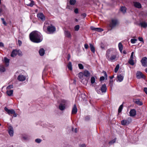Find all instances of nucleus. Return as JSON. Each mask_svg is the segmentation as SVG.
Masks as SVG:
<instances>
[{
    "label": "nucleus",
    "mask_w": 147,
    "mask_h": 147,
    "mask_svg": "<svg viewBox=\"0 0 147 147\" xmlns=\"http://www.w3.org/2000/svg\"><path fill=\"white\" fill-rule=\"evenodd\" d=\"M56 29L55 26L52 24H51L49 26L47 27V30L49 32V34H52L56 31Z\"/></svg>",
    "instance_id": "4"
},
{
    "label": "nucleus",
    "mask_w": 147,
    "mask_h": 147,
    "mask_svg": "<svg viewBox=\"0 0 147 147\" xmlns=\"http://www.w3.org/2000/svg\"><path fill=\"white\" fill-rule=\"evenodd\" d=\"M30 40L32 42L35 43H39L42 40V35L39 32L34 31L32 32L29 35Z\"/></svg>",
    "instance_id": "1"
},
{
    "label": "nucleus",
    "mask_w": 147,
    "mask_h": 147,
    "mask_svg": "<svg viewBox=\"0 0 147 147\" xmlns=\"http://www.w3.org/2000/svg\"><path fill=\"white\" fill-rule=\"evenodd\" d=\"M6 71V69L5 66L3 65H0V73H2L5 72Z\"/></svg>",
    "instance_id": "21"
},
{
    "label": "nucleus",
    "mask_w": 147,
    "mask_h": 147,
    "mask_svg": "<svg viewBox=\"0 0 147 147\" xmlns=\"http://www.w3.org/2000/svg\"><path fill=\"white\" fill-rule=\"evenodd\" d=\"M134 54V52H132L131 53L130 59H133V56Z\"/></svg>",
    "instance_id": "50"
},
{
    "label": "nucleus",
    "mask_w": 147,
    "mask_h": 147,
    "mask_svg": "<svg viewBox=\"0 0 147 147\" xmlns=\"http://www.w3.org/2000/svg\"><path fill=\"white\" fill-rule=\"evenodd\" d=\"M84 76V74L82 72H80L78 74V77L81 79H82L83 78Z\"/></svg>",
    "instance_id": "35"
},
{
    "label": "nucleus",
    "mask_w": 147,
    "mask_h": 147,
    "mask_svg": "<svg viewBox=\"0 0 147 147\" xmlns=\"http://www.w3.org/2000/svg\"><path fill=\"white\" fill-rule=\"evenodd\" d=\"M144 90L146 94H147V88H144Z\"/></svg>",
    "instance_id": "56"
},
{
    "label": "nucleus",
    "mask_w": 147,
    "mask_h": 147,
    "mask_svg": "<svg viewBox=\"0 0 147 147\" xmlns=\"http://www.w3.org/2000/svg\"><path fill=\"white\" fill-rule=\"evenodd\" d=\"M4 47V45L3 43L1 42H0V47Z\"/></svg>",
    "instance_id": "53"
},
{
    "label": "nucleus",
    "mask_w": 147,
    "mask_h": 147,
    "mask_svg": "<svg viewBox=\"0 0 147 147\" xmlns=\"http://www.w3.org/2000/svg\"><path fill=\"white\" fill-rule=\"evenodd\" d=\"M43 30L45 31H46V26H45V23H44V26H43Z\"/></svg>",
    "instance_id": "60"
},
{
    "label": "nucleus",
    "mask_w": 147,
    "mask_h": 147,
    "mask_svg": "<svg viewBox=\"0 0 147 147\" xmlns=\"http://www.w3.org/2000/svg\"><path fill=\"white\" fill-rule=\"evenodd\" d=\"M119 49L121 53H122L123 49V46L121 42H119L118 44Z\"/></svg>",
    "instance_id": "25"
},
{
    "label": "nucleus",
    "mask_w": 147,
    "mask_h": 147,
    "mask_svg": "<svg viewBox=\"0 0 147 147\" xmlns=\"http://www.w3.org/2000/svg\"><path fill=\"white\" fill-rule=\"evenodd\" d=\"M13 88V86L12 85H10L8 86L6 88V89L9 90Z\"/></svg>",
    "instance_id": "42"
},
{
    "label": "nucleus",
    "mask_w": 147,
    "mask_h": 147,
    "mask_svg": "<svg viewBox=\"0 0 147 147\" xmlns=\"http://www.w3.org/2000/svg\"><path fill=\"white\" fill-rule=\"evenodd\" d=\"M39 53L41 56H43L45 53V51L44 49L43 48L41 49L39 51Z\"/></svg>",
    "instance_id": "24"
},
{
    "label": "nucleus",
    "mask_w": 147,
    "mask_h": 147,
    "mask_svg": "<svg viewBox=\"0 0 147 147\" xmlns=\"http://www.w3.org/2000/svg\"><path fill=\"white\" fill-rule=\"evenodd\" d=\"M134 101L136 104L140 106L142 105H143L142 102L140 101L139 99L136 98L134 99Z\"/></svg>",
    "instance_id": "14"
},
{
    "label": "nucleus",
    "mask_w": 147,
    "mask_h": 147,
    "mask_svg": "<svg viewBox=\"0 0 147 147\" xmlns=\"http://www.w3.org/2000/svg\"><path fill=\"white\" fill-rule=\"evenodd\" d=\"M120 10L123 13H125L126 11V8L125 7L122 6Z\"/></svg>",
    "instance_id": "30"
},
{
    "label": "nucleus",
    "mask_w": 147,
    "mask_h": 147,
    "mask_svg": "<svg viewBox=\"0 0 147 147\" xmlns=\"http://www.w3.org/2000/svg\"><path fill=\"white\" fill-rule=\"evenodd\" d=\"M136 78L138 79L141 78L145 79H146L145 76L140 71H138L136 73Z\"/></svg>",
    "instance_id": "5"
},
{
    "label": "nucleus",
    "mask_w": 147,
    "mask_h": 147,
    "mask_svg": "<svg viewBox=\"0 0 147 147\" xmlns=\"http://www.w3.org/2000/svg\"><path fill=\"white\" fill-rule=\"evenodd\" d=\"M105 77L104 76H102L100 77V81H102L104 80L105 79Z\"/></svg>",
    "instance_id": "49"
},
{
    "label": "nucleus",
    "mask_w": 147,
    "mask_h": 147,
    "mask_svg": "<svg viewBox=\"0 0 147 147\" xmlns=\"http://www.w3.org/2000/svg\"><path fill=\"white\" fill-rule=\"evenodd\" d=\"M6 93L8 96H12L13 95V90H7Z\"/></svg>",
    "instance_id": "22"
},
{
    "label": "nucleus",
    "mask_w": 147,
    "mask_h": 147,
    "mask_svg": "<svg viewBox=\"0 0 147 147\" xmlns=\"http://www.w3.org/2000/svg\"><path fill=\"white\" fill-rule=\"evenodd\" d=\"M17 79L20 81H23L26 80V78L23 75H20L18 76Z\"/></svg>",
    "instance_id": "10"
},
{
    "label": "nucleus",
    "mask_w": 147,
    "mask_h": 147,
    "mask_svg": "<svg viewBox=\"0 0 147 147\" xmlns=\"http://www.w3.org/2000/svg\"><path fill=\"white\" fill-rule=\"evenodd\" d=\"M19 50L17 51L16 50H14L12 51L11 53V56L12 57H14L16 56L18 53Z\"/></svg>",
    "instance_id": "18"
},
{
    "label": "nucleus",
    "mask_w": 147,
    "mask_h": 147,
    "mask_svg": "<svg viewBox=\"0 0 147 147\" xmlns=\"http://www.w3.org/2000/svg\"><path fill=\"white\" fill-rule=\"evenodd\" d=\"M128 63L131 65H134V62L133 59H130L128 61Z\"/></svg>",
    "instance_id": "32"
},
{
    "label": "nucleus",
    "mask_w": 147,
    "mask_h": 147,
    "mask_svg": "<svg viewBox=\"0 0 147 147\" xmlns=\"http://www.w3.org/2000/svg\"><path fill=\"white\" fill-rule=\"evenodd\" d=\"M117 78L118 81L119 82H121L123 80L124 76L121 74H119L117 75Z\"/></svg>",
    "instance_id": "20"
},
{
    "label": "nucleus",
    "mask_w": 147,
    "mask_h": 147,
    "mask_svg": "<svg viewBox=\"0 0 147 147\" xmlns=\"http://www.w3.org/2000/svg\"><path fill=\"white\" fill-rule=\"evenodd\" d=\"M90 48L91 51L93 53H94L95 52V48L93 45L91 44H90Z\"/></svg>",
    "instance_id": "26"
},
{
    "label": "nucleus",
    "mask_w": 147,
    "mask_h": 147,
    "mask_svg": "<svg viewBox=\"0 0 147 147\" xmlns=\"http://www.w3.org/2000/svg\"><path fill=\"white\" fill-rule=\"evenodd\" d=\"M90 119V117L88 116H86L85 117V119L86 120H88Z\"/></svg>",
    "instance_id": "61"
},
{
    "label": "nucleus",
    "mask_w": 147,
    "mask_h": 147,
    "mask_svg": "<svg viewBox=\"0 0 147 147\" xmlns=\"http://www.w3.org/2000/svg\"><path fill=\"white\" fill-rule=\"evenodd\" d=\"M115 142V139H113V140H111V141H110L109 142V144H113Z\"/></svg>",
    "instance_id": "48"
},
{
    "label": "nucleus",
    "mask_w": 147,
    "mask_h": 147,
    "mask_svg": "<svg viewBox=\"0 0 147 147\" xmlns=\"http://www.w3.org/2000/svg\"><path fill=\"white\" fill-rule=\"evenodd\" d=\"M81 15L84 18H85L86 16V14L85 13H83Z\"/></svg>",
    "instance_id": "55"
},
{
    "label": "nucleus",
    "mask_w": 147,
    "mask_h": 147,
    "mask_svg": "<svg viewBox=\"0 0 147 147\" xmlns=\"http://www.w3.org/2000/svg\"><path fill=\"white\" fill-rule=\"evenodd\" d=\"M74 12L76 13H78V8H76L74 9Z\"/></svg>",
    "instance_id": "52"
},
{
    "label": "nucleus",
    "mask_w": 147,
    "mask_h": 147,
    "mask_svg": "<svg viewBox=\"0 0 147 147\" xmlns=\"http://www.w3.org/2000/svg\"><path fill=\"white\" fill-rule=\"evenodd\" d=\"M76 2V0H70L69 1V4L71 5H74Z\"/></svg>",
    "instance_id": "31"
},
{
    "label": "nucleus",
    "mask_w": 147,
    "mask_h": 147,
    "mask_svg": "<svg viewBox=\"0 0 147 147\" xmlns=\"http://www.w3.org/2000/svg\"><path fill=\"white\" fill-rule=\"evenodd\" d=\"M123 53L124 54H127V52L125 50H123Z\"/></svg>",
    "instance_id": "64"
},
{
    "label": "nucleus",
    "mask_w": 147,
    "mask_h": 147,
    "mask_svg": "<svg viewBox=\"0 0 147 147\" xmlns=\"http://www.w3.org/2000/svg\"><path fill=\"white\" fill-rule=\"evenodd\" d=\"M103 30V29L101 28H97V30H96V31L101 32Z\"/></svg>",
    "instance_id": "43"
},
{
    "label": "nucleus",
    "mask_w": 147,
    "mask_h": 147,
    "mask_svg": "<svg viewBox=\"0 0 147 147\" xmlns=\"http://www.w3.org/2000/svg\"><path fill=\"white\" fill-rule=\"evenodd\" d=\"M80 147H86V145L85 144H82L80 145Z\"/></svg>",
    "instance_id": "54"
},
{
    "label": "nucleus",
    "mask_w": 147,
    "mask_h": 147,
    "mask_svg": "<svg viewBox=\"0 0 147 147\" xmlns=\"http://www.w3.org/2000/svg\"><path fill=\"white\" fill-rule=\"evenodd\" d=\"M70 58V55L69 54L68 55L67 60H69Z\"/></svg>",
    "instance_id": "62"
},
{
    "label": "nucleus",
    "mask_w": 147,
    "mask_h": 147,
    "mask_svg": "<svg viewBox=\"0 0 147 147\" xmlns=\"http://www.w3.org/2000/svg\"><path fill=\"white\" fill-rule=\"evenodd\" d=\"M130 115L131 116L133 117L135 116L136 114V112L135 109H131L129 112Z\"/></svg>",
    "instance_id": "13"
},
{
    "label": "nucleus",
    "mask_w": 147,
    "mask_h": 147,
    "mask_svg": "<svg viewBox=\"0 0 147 147\" xmlns=\"http://www.w3.org/2000/svg\"><path fill=\"white\" fill-rule=\"evenodd\" d=\"M42 140L40 139L37 138L35 140V141L36 142L38 143H40L41 142Z\"/></svg>",
    "instance_id": "44"
},
{
    "label": "nucleus",
    "mask_w": 147,
    "mask_h": 147,
    "mask_svg": "<svg viewBox=\"0 0 147 147\" xmlns=\"http://www.w3.org/2000/svg\"><path fill=\"white\" fill-rule=\"evenodd\" d=\"M65 36L68 38H70L71 37V35L70 32L68 30H65Z\"/></svg>",
    "instance_id": "16"
},
{
    "label": "nucleus",
    "mask_w": 147,
    "mask_h": 147,
    "mask_svg": "<svg viewBox=\"0 0 147 147\" xmlns=\"http://www.w3.org/2000/svg\"><path fill=\"white\" fill-rule=\"evenodd\" d=\"M95 82V78L93 76L91 77V83L92 84H93Z\"/></svg>",
    "instance_id": "37"
},
{
    "label": "nucleus",
    "mask_w": 147,
    "mask_h": 147,
    "mask_svg": "<svg viewBox=\"0 0 147 147\" xmlns=\"http://www.w3.org/2000/svg\"><path fill=\"white\" fill-rule=\"evenodd\" d=\"M138 25L140 26L141 27L145 28L147 27V23L145 22H143L139 24Z\"/></svg>",
    "instance_id": "15"
},
{
    "label": "nucleus",
    "mask_w": 147,
    "mask_h": 147,
    "mask_svg": "<svg viewBox=\"0 0 147 147\" xmlns=\"http://www.w3.org/2000/svg\"><path fill=\"white\" fill-rule=\"evenodd\" d=\"M133 3L135 7L139 9L141 8V5L139 2H134Z\"/></svg>",
    "instance_id": "11"
},
{
    "label": "nucleus",
    "mask_w": 147,
    "mask_h": 147,
    "mask_svg": "<svg viewBox=\"0 0 147 147\" xmlns=\"http://www.w3.org/2000/svg\"><path fill=\"white\" fill-rule=\"evenodd\" d=\"M4 61L5 63L6 66H8L9 65V60L7 57H5L4 58Z\"/></svg>",
    "instance_id": "27"
},
{
    "label": "nucleus",
    "mask_w": 147,
    "mask_h": 147,
    "mask_svg": "<svg viewBox=\"0 0 147 147\" xmlns=\"http://www.w3.org/2000/svg\"><path fill=\"white\" fill-rule=\"evenodd\" d=\"M119 64L117 65L115 68L114 71L116 73L118 71L119 69Z\"/></svg>",
    "instance_id": "33"
},
{
    "label": "nucleus",
    "mask_w": 147,
    "mask_h": 147,
    "mask_svg": "<svg viewBox=\"0 0 147 147\" xmlns=\"http://www.w3.org/2000/svg\"><path fill=\"white\" fill-rule=\"evenodd\" d=\"M67 67L71 71L72 70V65L71 62L69 61V62L67 65Z\"/></svg>",
    "instance_id": "29"
},
{
    "label": "nucleus",
    "mask_w": 147,
    "mask_h": 147,
    "mask_svg": "<svg viewBox=\"0 0 147 147\" xmlns=\"http://www.w3.org/2000/svg\"><path fill=\"white\" fill-rule=\"evenodd\" d=\"M18 42L19 46H21V45H22V41L20 40H18Z\"/></svg>",
    "instance_id": "58"
},
{
    "label": "nucleus",
    "mask_w": 147,
    "mask_h": 147,
    "mask_svg": "<svg viewBox=\"0 0 147 147\" xmlns=\"http://www.w3.org/2000/svg\"><path fill=\"white\" fill-rule=\"evenodd\" d=\"M8 133L11 136H12L13 135V127L11 126H9L8 127Z\"/></svg>",
    "instance_id": "8"
},
{
    "label": "nucleus",
    "mask_w": 147,
    "mask_h": 147,
    "mask_svg": "<svg viewBox=\"0 0 147 147\" xmlns=\"http://www.w3.org/2000/svg\"><path fill=\"white\" fill-rule=\"evenodd\" d=\"M77 109L76 105L75 104L72 109L71 113L73 114H75L77 113Z\"/></svg>",
    "instance_id": "17"
},
{
    "label": "nucleus",
    "mask_w": 147,
    "mask_h": 147,
    "mask_svg": "<svg viewBox=\"0 0 147 147\" xmlns=\"http://www.w3.org/2000/svg\"><path fill=\"white\" fill-rule=\"evenodd\" d=\"M107 90V88L105 84L102 85L100 88V90L102 93L105 92H106Z\"/></svg>",
    "instance_id": "12"
},
{
    "label": "nucleus",
    "mask_w": 147,
    "mask_h": 147,
    "mask_svg": "<svg viewBox=\"0 0 147 147\" xmlns=\"http://www.w3.org/2000/svg\"><path fill=\"white\" fill-rule=\"evenodd\" d=\"M90 28V29L92 30L96 31L97 30V28H95L93 26H91Z\"/></svg>",
    "instance_id": "47"
},
{
    "label": "nucleus",
    "mask_w": 147,
    "mask_h": 147,
    "mask_svg": "<svg viewBox=\"0 0 147 147\" xmlns=\"http://www.w3.org/2000/svg\"><path fill=\"white\" fill-rule=\"evenodd\" d=\"M13 117H16V116H17V114H16V113H15V111H14V113H13Z\"/></svg>",
    "instance_id": "63"
},
{
    "label": "nucleus",
    "mask_w": 147,
    "mask_h": 147,
    "mask_svg": "<svg viewBox=\"0 0 147 147\" xmlns=\"http://www.w3.org/2000/svg\"><path fill=\"white\" fill-rule=\"evenodd\" d=\"M137 40L136 39H131V42L132 44H134L136 42Z\"/></svg>",
    "instance_id": "40"
},
{
    "label": "nucleus",
    "mask_w": 147,
    "mask_h": 147,
    "mask_svg": "<svg viewBox=\"0 0 147 147\" xmlns=\"http://www.w3.org/2000/svg\"><path fill=\"white\" fill-rule=\"evenodd\" d=\"M59 108L61 110H63L65 108V105L62 103H60L59 105Z\"/></svg>",
    "instance_id": "28"
},
{
    "label": "nucleus",
    "mask_w": 147,
    "mask_h": 147,
    "mask_svg": "<svg viewBox=\"0 0 147 147\" xmlns=\"http://www.w3.org/2000/svg\"><path fill=\"white\" fill-rule=\"evenodd\" d=\"M1 19L2 21L3 24L5 25L6 26L7 25V23L5 20L3 18H1Z\"/></svg>",
    "instance_id": "45"
},
{
    "label": "nucleus",
    "mask_w": 147,
    "mask_h": 147,
    "mask_svg": "<svg viewBox=\"0 0 147 147\" xmlns=\"http://www.w3.org/2000/svg\"><path fill=\"white\" fill-rule=\"evenodd\" d=\"M102 73L104 74V75L106 79H107V73L106 71H103Z\"/></svg>",
    "instance_id": "39"
},
{
    "label": "nucleus",
    "mask_w": 147,
    "mask_h": 147,
    "mask_svg": "<svg viewBox=\"0 0 147 147\" xmlns=\"http://www.w3.org/2000/svg\"><path fill=\"white\" fill-rule=\"evenodd\" d=\"M84 47L86 49H87L88 47V45L87 44H85L84 45Z\"/></svg>",
    "instance_id": "59"
},
{
    "label": "nucleus",
    "mask_w": 147,
    "mask_h": 147,
    "mask_svg": "<svg viewBox=\"0 0 147 147\" xmlns=\"http://www.w3.org/2000/svg\"><path fill=\"white\" fill-rule=\"evenodd\" d=\"M37 17L42 21L45 20V17L42 13H38L37 14Z\"/></svg>",
    "instance_id": "7"
},
{
    "label": "nucleus",
    "mask_w": 147,
    "mask_h": 147,
    "mask_svg": "<svg viewBox=\"0 0 147 147\" xmlns=\"http://www.w3.org/2000/svg\"><path fill=\"white\" fill-rule=\"evenodd\" d=\"M61 102L62 104H64L63 105H65V104L66 103V101L65 100H61Z\"/></svg>",
    "instance_id": "51"
},
{
    "label": "nucleus",
    "mask_w": 147,
    "mask_h": 147,
    "mask_svg": "<svg viewBox=\"0 0 147 147\" xmlns=\"http://www.w3.org/2000/svg\"><path fill=\"white\" fill-rule=\"evenodd\" d=\"M80 28V26L79 25H77L74 27L75 30L76 31H78L79 30Z\"/></svg>",
    "instance_id": "38"
},
{
    "label": "nucleus",
    "mask_w": 147,
    "mask_h": 147,
    "mask_svg": "<svg viewBox=\"0 0 147 147\" xmlns=\"http://www.w3.org/2000/svg\"><path fill=\"white\" fill-rule=\"evenodd\" d=\"M34 5V2L33 1H31V3L29 4L28 5V6H29L30 7H32L33 5Z\"/></svg>",
    "instance_id": "46"
},
{
    "label": "nucleus",
    "mask_w": 147,
    "mask_h": 147,
    "mask_svg": "<svg viewBox=\"0 0 147 147\" xmlns=\"http://www.w3.org/2000/svg\"><path fill=\"white\" fill-rule=\"evenodd\" d=\"M4 110L10 115L11 114H13V113H14L15 111L14 110L12 109H9L6 107L4 108Z\"/></svg>",
    "instance_id": "9"
},
{
    "label": "nucleus",
    "mask_w": 147,
    "mask_h": 147,
    "mask_svg": "<svg viewBox=\"0 0 147 147\" xmlns=\"http://www.w3.org/2000/svg\"><path fill=\"white\" fill-rule=\"evenodd\" d=\"M78 66L80 69H83L84 66L82 64H78Z\"/></svg>",
    "instance_id": "41"
},
{
    "label": "nucleus",
    "mask_w": 147,
    "mask_h": 147,
    "mask_svg": "<svg viewBox=\"0 0 147 147\" xmlns=\"http://www.w3.org/2000/svg\"><path fill=\"white\" fill-rule=\"evenodd\" d=\"M138 39H139V40L140 41H141V42L143 41V38L142 37H139L138 38Z\"/></svg>",
    "instance_id": "57"
},
{
    "label": "nucleus",
    "mask_w": 147,
    "mask_h": 147,
    "mask_svg": "<svg viewBox=\"0 0 147 147\" xmlns=\"http://www.w3.org/2000/svg\"><path fill=\"white\" fill-rule=\"evenodd\" d=\"M119 22L118 20L116 19H112L109 22V25L110 30H111L118 25Z\"/></svg>",
    "instance_id": "3"
},
{
    "label": "nucleus",
    "mask_w": 147,
    "mask_h": 147,
    "mask_svg": "<svg viewBox=\"0 0 147 147\" xmlns=\"http://www.w3.org/2000/svg\"><path fill=\"white\" fill-rule=\"evenodd\" d=\"M141 62L142 66L144 67L147 66V58L144 57L141 60Z\"/></svg>",
    "instance_id": "6"
},
{
    "label": "nucleus",
    "mask_w": 147,
    "mask_h": 147,
    "mask_svg": "<svg viewBox=\"0 0 147 147\" xmlns=\"http://www.w3.org/2000/svg\"><path fill=\"white\" fill-rule=\"evenodd\" d=\"M84 76L86 77H88L90 75V73L87 70H85L83 73Z\"/></svg>",
    "instance_id": "23"
},
{
    "label": "nucleus",
    "mask_w": 147,
    "mask_h": 147,
    "mask_svg": "<svg viewBox=\"0 0 147 147\" xmlns=\"http://www.w3.org/2000/svg\"><path fill=\"white\" fill-rule=\"evenodd\" d=\"M121 124L123 125H126L129 124L128 121L125 119L121 121Z\"/></svg>",
    "instance_id": "19"
},
{
    "label": "nucleus",
    "mask_w": 147,
    "mask_h": 147,
    "mask_svg": "<svg viewBox=\"0 0 147 147\" xmlns=\"http://www.w3.org/2000/svg\"><path fill=\"white\" fill-rule=\"evenodd\" d=\"M106 56L109 61L113 62L117 60L116 53L111 49H109L107 50Z\"/></svg>",
    "instance_id": "2"
},
{
    "label": "nucleus",
    "mask_w": 147,
    "mask_h": 147,
    "mask_svg": "<svg viewBox=\"0 0 147 147\" xmlns=\"http://www.w3.org/2000/svg\"><path fill=\"white\" fill-rule=\"evenodd\" d=\"M22 138L24 140H28L29 139L28 136L27 135L22 136Z\"/></svg>",
    "instance_id": "36"
},
{
    "label": "nucleus",
    "mask_w": 147,
    "mask_h": 147,
    "mask_svg": "<svg viewBox=\"0 0 147 147\" xmlns=\"http://www.w3.org/2000/svg\"><path fill=\"white\" fill-rule=\"evenodd\" d=\"M123 104L121 105L119 107L118 110V112L119 113L121 112L122 110L123 109Z\"/></svg>",
    "instance_id": "34"
}]
</instances>
